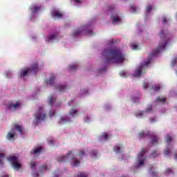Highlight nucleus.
Returning a JSON list of instances; mask_svg holds the SVG:
<instances>
[{"mask_svg":"<svg viewBox=\"0 0 177 177\" xmlns=\"http://www.w3.org/2000/svg\"><path fill=\"white\" fill-rule=\"evenodd\" d=\"M3 160H5V154L0 153V165H3Z\"/></svg>","mask_w":177,"mask_h":177,"instance_id":"c85d7f7f","label":"nucleus"},{"mask_svg":"<svg viewBox=\"0 0 177 177\" xmlns=\"http://www.w3.org/2000/svg\"><path fill=\"white\" fill-rule=\"evenodd\" d=\"M44 150V148L42 147H35L31 151H30V156H35L36 157H38L41 153H42Z\"/></svg>","mask_w":177,"mask_h":177,"instance_id":"f8f14e48","label":"nucleus"},{"mask_svg":"<svg viewBox=\"0 0 177 177\" xmlns=\"http://www.w3.org/2000/svg\"><path fill=\"white\" fill-rule=\"evenodd\" d=\"M16 131H19L20 133H23V129L21 127L17 124H15V128H12L11 131L8 133L6 138L11 142H13V140L17 138V133Z\"/></svg>","mask_w":177,"mask_h":177,"instance_id":"423d86ee","label":"nucleus"},{"mask_svg":"<svg viewBox=\"0 0 177 177\" xmlns=\"http://www.w3.org/2000/svg\"><path fill=\"white\" fill-rule=\"evenodd\" d=\"M160 156V153H157V151H153L152 153L149 155V157H151L152 158H156Z\"/></svg>","mask_w":177,"mask_h":177,"instance_id":"393cba45","label":"nucleus"},{"mask_svg":"<svg viewBox=\"0 0 177 177\" xmlns=\"http://www.w3.org/2000/svg\"><path fill=\"white\" fill-rule=\"evenodd\" d=\"M121 145H118L115 147H114L113 148V151H115V153H121Z\"/></svg>","mask_w":177,"mask_h":177,"instance_id":"4be33fe9","label":"nucleus"},{"mask_svg":"<svg viewBox=\"0 0 177 177\" xmlns=\"http://www.w3.org/2000/svg\"><path fill=\"white\" fill-rule=\"evenodd\" d=\"M102 138H103L104 140H109V135L104 133L102 134Z\"/></svg>","mask_w":177,"mask_h":177,"instance_id":"c9c22d12","label":"nucleus"},{"mask_svg":"<svg viewBox=\"0 0 177 177\" xmlns=\"http://www.w3.org/2000/svg\"><path fill=\"white\" fill-rule=\"evenodd\" d=\"M176 62H177V57L174 58L172 61H171V64L172 66H175L176 64Z\"/></svg>","mask_w":177,"mask_h":177,"instance_id":"a19ab883","label":"nucleus"},{"mask_svg":"<svg viewBox=\"0 0 177 177\" xmlns=\"http://www.w3.org/2000/svg\"><path fill=\"white\" fill-rule=\"evenodd\" d=\"M34 177H38L39 176V174H38V173H35V174H33Z\"/></svg>","mask_w":177,"mask_h":177,"instance_id":"5fc2aeb1","label":"nucleus"},{"mask_svg":"<svg viewBox=\"0 0 177 177\" xmlns=\"http://www.w3.org/2000/svg\"><path fill=\"white\" fill-rule=\"evenodd\" d=\"M48 143L49 145H53V140H49Z\"/></svg>","mask_w":177,"mask_h":177,"instance_id":"864d4df0","label":"nucleus"},{"mask_svg":"<svg viewBox=\"0 0 177 177\" xmlns=\"http://www.w3.org/2000/svg\"><path fill=\"white\" fill-rule=\"evenodd\" d=\"M78 69V65H69L68 70L69 71H77Z\"/></svg>","mask_w":177,"mask_h":177,"instance_id":"412c9836","label":"nucleus"},{"mask_svg":"<svg viewBox=\"0 0 177 177\" xmlns=\"http://www.w3.org/2000/svg\"><path fill=\"white\" fill-rule=\"evenodd\" d=\"M55 111H50V112H49L50 117H53V115H55Z\"/></svg>","mask_w":177,"mask_h":177,"instance_id":"79ce46f5","label":"nucleus"},{"mask_svg":"<svg viewBox=\"0 0 177 177\" xmlns=\"http://www.w3.org/2000/svg\"><path fill=\"white\" fill-rule=\"evenodd\" d=\"M151 9H153V7L151 6H148L147 7V12H150L151 10Z\"/></svg>","mask_w":177,"mask_h":177,"instance_id":"a18cd8bd","label":"nucleus"},{"mask_svg":"<svg viewBox=\"0 0 177 177\" xmlns=\"http://www.w3.org/2000/svg\"><path fill=\"white\" fill-rule=\"evenodd\" d=\"M168 21L167 20V18L164 17L163 19H162V23L164 24H165V23H167Z\"/></svg>","mask_w":177,"mask_h":177,"instance_id":"8fccbe9b","label":"nucleus"},{"mask_svg":"<svg viewBox=\"0 0 177 177\" xmlns=\"http://www.w3.org/2000/svg\"><path fill=\"white\" fill-rule=\"evenodd\" d=\"M48 169V166L46 165H43L39 167V171H46Z\"/></svg>","mask_w":177,"mask_h":177,"instance_id":"72a5a7b5","label":"nucleus"},{"mask_svg":"<svg viewBox=\"0 0 177 177\" xmlns=\"http://www.w3.org/2000/svg\"><path fill=\"white\" fill-rule=\"evenodd\" d=\"M38 63H34L27 70L21 69L20 71V77H26L27 74L30 75H33L34 74H37L39 71Z\"/></svg>","mask_w":177,"mask_h":177,"instance_id":"20e7f679","label":"nucleus"},{"mask_svg":"<svg viewBox=\"0 0 177 177\" xmlns=\"http://www.w3.org/2000/svg\"><path fill=\"white\" fill-rule=\"evenodd\" d=\"M84 121H85V122H88L89 121V117L86 116Z\"/></svg>","mask_w":177,"mask_h":177,"instance_id":"603ef678","label":"nucleus"},{"mask_svg":"<svg viewBox=\"0 0 177 177\" xmlns=\"http://www.w3.org/2000/svg\"><path fill=\"white\" fill-rule=\"evenodd\" d=\"M120 77H127V72H125V71L120 72Z\"/></svg>","mask_w":177,"mask_h":177,"instance_id":"e433bc0d","label":"nucleus"},{"mask_svg":"<svg viewBox=\"0 0 177 177\" xmlns=\"http://www.w3.org/2000/svg\"><path fill=\"white\" fill-rule=\"evenodd\" d=\"M69 115H71V117H73L74 118V117H77L78 116V111L75 110V109H71L69 111Z\"/></svg>","mask_w":177,"mask_h":177,"instance_id":"f3484780","label":"nucleus"},{"mask_svg":"<svg viewBox=\"0 0 177 177\" xmlns=\"http://www.w3.org/2000/svg\"><path fill=\"white\" fill-rule=\"evenodd\" d=\"M151 110H152V106H151V105H149L145 111H146V113H150V111H151Z\"/></svg>","mask_w":177,"mask_h":177,"instance_id":"ea45409f","label":"nucleus"},{"mask_svg":"<svg viewBox=\"0 0 177 177\" xmlns=\"http://www.w3.org/2000/svg\"><path fill=\"white\" fill-rule=\"evenodd\" d=\"M71 160L73 167H78L80 165V160L75 158V156L73 154V151H69L66 156L59 157L57 158L58 162H66Z\"/></svg>","mask_w":177,"mask_h":177,"instance_id":"7ed1b4c3","label":"nucleus"},{"mask_svg":"<svg viewBox=\"0 0 177 177\" xmlns=\"http://www.w3.org/2000/svg\"><path fill=\"white\" fill-rule=\"evenodd\" d=\"M6 159L9 162L12 163V166L14 169H20V168H21V164L19 162V158L17 156H8L6 157Z\"/></svg>","mask_w":177,"mask_h":177,"instance_id":"1a4fd4ad","label":"nucleus"},{"mask_svg":"<svg viewBox=\"0 0 177 177\" xmlns=\"http://www.w3.org/2000/svg\"><path fill=\"white\" fill-rule=\"evenodd\" d=\"M77 177H88V174L86 172H80L77 174Z\"/></svg>","mask_w":177,"mask_h":177,"instance_id":"473e14b6","label":"nucleus"},{"mask_svg":"<svg viewBox=\"0 0 177 177\" xmlns=\"http://www.w3.org/2000/svg\"><path fill=\"white\" fill-rule=\"evenodd\" d=\"M52 15L53 17H57L58 19H60L63 15L62 13L57 12V11H53Z\"/></svg>","mask_w":177,"mask_h":177,"instance_id":"aec40b11","label":"nucleus"},{"mask_svg":"<svg viewBox=\"0 0 177 177\" xmlns=\"http://www.w3.org/2000/svg\"><path fill=\"white\" fill-rule=\"evenodd\" d=\"M18 107H20V102H17L15 104H10L8 106L9 110H17Z\"/></svg>","mask_w":177,"mask_h":177,"instance_id":"2eb2a0df","label":"nucleus"},{"mask_svg":"<svg viewBox=\"0 0 177 177\" xmlns=\"http://www.w3.org/2000/svg\"><path fill=\"white\" fill-rule=\"evenodd\" d=\"M68 122H71V119H70V118H67V116H63L59 120V125H64V124H68Z\"/></svg>","mask_w":177,"mask_h":177,"instance_id":"4468645a","label":"nucleus"},{"mask_svg":"<svg viewBox=\"0 0 177 177\" xmlns=\"http://www.w3.org/2000/svg\"><path fill=\"white\" fill-rule=\"evenodd\" d=\"M146 153H147V149H142L141 152L138 153V159L137 160V165H136L137 168H139V167H142V165L145 164V160H146V158H144L143 159H142V158H143V156H145V154H146Z\"/></svg>","mask_w":177,"mask_h":177,"instance_id":"9d476101","label":"nucleus"},{"mask_svg":"<svg viewBox=\"0 0 177 177\" xmlns=\"http://www.w3.org/2000/svg\"><path fill=\"white\" fill-rule=\"evenodd\" d=\"M1 177H9V175L4 174V175H1Z\"/></svg>","mask_w":177,"mask_h":177,"instance_id":"6e6d98bb","label":"nucleus"},{"mask_svg":"<svg viewBox=\"0 0 177 177\" xmlns=\"http://www.w3.org/2000/svg\"><path fill=\"white\" fill-rule=\"evenodd\" d=\"M150 63H151V59L149 58L147 62H145V65H141L135 72L134 77H140V75L142 74V70H143V68L145 67H147Z\"/></svg>","mask_w":177,"mask_h":177,"instance_id":"9b49d317","label":"nucleus"},{"mask_svg":"<svg viewBox=\"0 0 177 177\" xmlns=\"http://www.w3.org/2000/svg\"><path fill=\"white\" fill-rule=\"evenodd\" d=\"M55 100H56V99L53 98V96H50L48 97V103H49L50 106H53V103L55 102Z\"/></svg>","mask_w":177,"mask_h":177,"instance_id":"a878e982","label":"nucleus"},{"mask_svg":"<svg viewBox=\"0 0 177 177\" xmlns=\"http://www.w3.org/2000/svg\"><path fill=\"white\" fill-rule=\"evenodd\" d=\"M131 9H133V10H136V7H135V6L132 5L130 6Z\"/></svg>","mask_w":177,"mask_h":177,"instance_id":"3c124183","label":"nucleus"},{"mask_svg":"<svg viewBox=\"0 0 177 177\" xmlns=\"http://www.w3.org/2000/svg\"><path fill=\"white\" fill-rule=\"evenodd\" d=\"M153 168H154L153 166H150L149 169V171L151 173V175L154 177L157 176V171H153Z\"/></svg>","mask_w":177,"mask_h":177,"instance_id":"5701e85b","label":"nucleus"},{"mask_svg":"<svg viewBox=\"0 0 177 177\" xmlns=\"http://www.w3.org/2000/svg\"><path fill=\"white\" fill-rule=\"evenodd\" d=\"M165 100H167L165 97L161 98L160 97H158L156 100V102H165Z\"/></svg>","mask_w":177,"mask_h":177,"instance_id":"f704fd0d","label":"nucleus"},{"mask_svg":"<svg viewBox=\"0 0 177 177\" xmlns=\"http://www.w3.org/2000/svg\"><path fill=\"white\" fill-rule=\"evenodd\" d=\"M54 177H58L57 176H55Z\"/></svg>","mask_w":177,"mask_h":177,"instance_id":"052dcab7","label":"nucleus"},{"mask_svg":"<svg viewBox=\"0 0 177 177\" xmlns=\"http://www.w3.org/2000/svg\"><path fill=\"white\" fill-rule=\"evenodd\" d=\"M170 153H171V150H169V149H168V148L165 151V156H169Z\"/></svg>","mask_w":177,"mask_h":177,"instance_id":"4c0bfd02","label":"nucleus"},{"mask_svg":"<svg viewBox=\"0 0 177 177\" xmlns=\"http://www.w3.org/2000/svg\"><path fill=\"white\" fill-rule=\"evenodd\" d=\"M142 115H143V112L142 111L136 114V117H142Z\"/></svg>","mask_w":177,"mask_h":177,"instance_id":"49530a36","label":"nucleus"},{"mask_svg":"<svg viewBox=\"0 0 177 177\" xmlns=\"http://www.w3.org/2000/svg\"><path fill=\"white\" fill-rule=\"evenodd\" d=\"M104 57L105 58V63H123L125 60L124 55L121 53V50L118 48H112L109 50H104L102 53Z\"/></svg>","mask_w":177,"mask_h":177,"instance_id":"f257e3e1","label":"nucleus"},{"mask_svg":"<svg viewBox=\"0 0 177 177\" xmlns=\"http://www.w3.org/2000/svg\"><path fill=\"white\" fill-rule=\"evenodd\" d=\"M88 27L89 26H85L74 30L72 33L73 37H80V35H82L84 32L85 33V35H93L92 30H88Z\"/></svg>","mask_w":177,"mask_h":177,"instance_id":"0eeeda50","label":"nucleus"},{"mask_svg":"<svg viewBox=\"0 0 177 177\" xmlns=\"http://www.w3.org/2000/svg\"><path fill=\"white\" fill-rule=\"evenodd\" d=\"M143 88L144 89H147V88H149V83H144L143 84Z\"/></svg>","mask_w":177,"mask_h":177,"instance_id":"37998d69","label":"nucleus"},{"mask_svg":"<svg viewBox=\"0 0 177 177\" xmlns=\"http://www.w3.org/2000/svg\"><path fill=\"white\" fill-rule=\"evenodd\" d=\"M90 156H91V158H97V151L93 150L91 152Z\"/></svg>","mask_w":177,"mask_h":177,"instance_id":"b1692460","label":"nucleus"},{"mask_svg":"<svg viewBox=\"0 0 177 177\" xmlns=\"http://www.w3.org/2000/svg\"><path fill=\"white\" fill-rule=\"evenodd\" d=\"M103 71H107V68H104L103 69H100V73H103Z\"/></svg>","mask_w":177,"mask_h":177,"instance_id":"de8ad7c7","label":"nucleus"},{"mask_svg":"<svg viewBox=\"0 0 177 177\" xmlns=\"http://www.w3.org/2000/svg\"><path fill=\"white\" fill-rule=\"evenodd\" d=\"M165 139H166L167 143L168 144L172 142V137H171V136L169 135H167Z\"/></svg>","mask_w":177,"mask_h":177,"instance_id":"c756f323","label":"nucleus"},{"mask_svg":"<svg viewBox=\"0 0 177 177\" xmlns=\"http://www.w3.org/2000/svg\"><path fill=\"white\" fill-rule=\"evenodd\" d=\"M160 41L159 45L156 50H153L150 54V57H153V56H157L160 52L162 50H165L167 45L169 42V38H168V34L164 32V30H161L160 34Z\"/></svg>","mask_w":177,"mask_h":177,"instance_id":"f03ea898","label":"nucleus"},{"mask_svg":"<svg viewBox=\"0 0 177 177\" xmlns=\"http://www.w3.org/2000/svg\"><path fill=\"white\" fill-rule=\"evenodd\" d=\"M30 165L31 169H35L37 167V162L35 161H31Z\"/></svg>","mask_w":177,"mask_h":177,"instance_id":"2f4dec72","label":"nucleus"},{"mask_svg":"<svg viewBox=\"0 0 177 177\" xmlns=\"http://www.w3.org/2000/svg\"><path fill=\"white\" fill-rule=\"evenodd\" d=\"M160 88L161 87L160 86V84H157V85H155V86H152L151 89L155 91V92H158V91H160Z\"/></svg>","mask_w":177,"mask_h":177,"instance_id":"cd10ccee","label":"nucleus"},{"mask_svg":"<svg viewBox=\"0 0 177 177\" xmlns=\"http://www.w3.org/2000/svg\"><path fill=\"white\" fill-rule=\"evenodd\" d=\"M66 88H67L66 84H59L55 86V89H57L58 92H66Z\"/></svg>","mask_w":177,"mask_h":177,"instance_id":"dca6fc26","label":"nucleus"},{"mask_svg":"<svg viewBox=\"0 0 177 177\" xmlns=\"http://www.w3.org/2000/svg\"><path fill=\"white\" fill-rule=\"evenodd\" d=\"M165 172H166V174H171L172 169L168 168V169H166Z\"/></svg>","mask_w":177,"mask_h":177,"instance_id":"c03bdc74","label":"nucleus"},{"mask_svg":"<svg viewBox=\"0 0 177 177\" xmlns=\"http://www.w3.org/2000/svg\"><path fill=\"white\" fill-rule=\"evenodd\" d=\"M174 158H175V160H177V153H175Z\"/></svg>","mask_w":177,"mask_h":177,"instance_id":"bf43d9fd","label":"nucleus"},{"mask_svg":"<svg viewBox=\"0 0 177 177\" xmlns=\"http://www.w3.org/2000/svg\"><path fill=\"white\" fill-rule=\"evenodd\" d=\"M55 80H56V75H55V74L53 73H51L50 75V78L46 81V83L48 85L53 86V85H55Z\"/></svg>","mask_w":177,"mask_h":177,"instance_id":"ddd939ff","label":"nucleus"},{"mask_svg":"<svg viewBox=\"0 0 177 177\" xmlns=\"http://www.w3.org/2000/svg\"><path fill=\"white\" fill-rule=\"evenodd\" d=\"M150 121H151V124H153V122H156V119L154 118H151L150 119Z\"/></svg>","mask_w":177,"mask_h":177,"instance_id":"09e8293b","label":"nucleus"},{"mask_svg":"<svg viewBox=\"0 0 177 177\" xmlns=\"http://www.w3.org/2000/svg\"><path fill=\"white\" fill-rule=\"evenodd\" d=\"M35 124H38L39 121H44L46 118V112L44 110V106H41L38 108L35 113Z\"/></svg>","mask_w":177,"mask_h":177,"instance_id":"6e6552de","label":"nucleus"},{"mask_svg":"<svg viewBox=\"0 0 177 177\" xmlns=\"http://www.w3.org/2000/svg\"><path fill=\"white\" fill-rule=\"evenodd\" d=\"M30 9L32 10V13H37V12L39 10V7H37V6L31 7Z\"/></svg>","mask_w":177,"mask_h":177,"instance_id":"7c9ffc66","label":"nucleus"},{"mask_svg":"<svg viewBox=\"0 0 177 177\" xmlns=\"http://www.w3.org/2000/svg\"><path fill=\"white\" fill-rule=\"evenodd\" d=\"M113 9H114V7H113V6H111V7H109V10H113Z\"/></svg>","mask_w":177,"mask_h":177,"instance_id":"4d7b16f0","label":"nucleus"},{"mask_svg":"<svg viewBox=\"0 0 177 177\" xmlns=\"http://www.w3.org/2000/svg\"><path fill=\"white\" fill-rule=\"evenodd\" d=\"M146 136H149L151 139V145L152 146L158 144V140H160V138L154 133L150 135V131H147V133H145V131H140L138 134L139 139L146 138Z\"/></svg>","mask_w":177,"mask_h":177,"instance_id":"39448f33","label":"nucleus"},{"mask_svg":"<svg viewBox=\"0 0 177 177\" xmlns=\"http://www.w3.org/2000/svg\"><path fill=\"white\" fill-rule=\"evenodd\" d=\"M77 156L80 158H82V157H85V151L84 150H80L77 153Z\"/></svg>","mask_w":177,"mask_h":177,"instance_id":"bb28decb","label":"nucleus"},{"mask_svg":"<svg viewBox=\"0 0 177 177\" xmlns=\"http://www.w3.org/2000/svg\"><path fill=\"white\" fill-rule=\"evenodd\" d=\"M131 48H132L133 50H138V45L132 44Z\"/></svg>","mask_w":177,"mask_h":177,"instance_id":"58836bf2","label":"nucleus"},{"mask_svg":"<svg viewBox=\"0 0 177 177\" xmlns=\"http://www.w3.org/2000/svg\"><path fill=\"white\" fill-rule=\"evenodd\" d=\"M111 19L113 24H115V23H118V21H121V19H120V17H118V15H112L111 17Z\"/></svg>","mask_w":177,"mask_h":177,"instance_id":"a211bd4d","label":"nucleus"},{"mask_svg":"<svg viewBox=\"0 0 177 177\" xmlns=\"http://www.w3.org/2000/svg\"><path fill=\"white\" fill-rule=\"evenodd\" d=\"M56 38H57V33L51 34L47 37V41L48 42H50V41H53Z\"/></svg>","mask_w":177,"mask_h":177,"instance_id":"6ab92c4d","label":"nucleus"},{"mask_svg":"<svg viewBox=\"0 0 177 177\" xmlns=\"http://www.w3.org/2000/svg\"><path fill=\"white\" fill-rule=\"evenodd\" d=\"M76 3H80V0H74Z\"/></svg>","mask_w":177,"mask_h":177,"instance_id":"13d9d810","label":"nucleus"}]
</instances>
